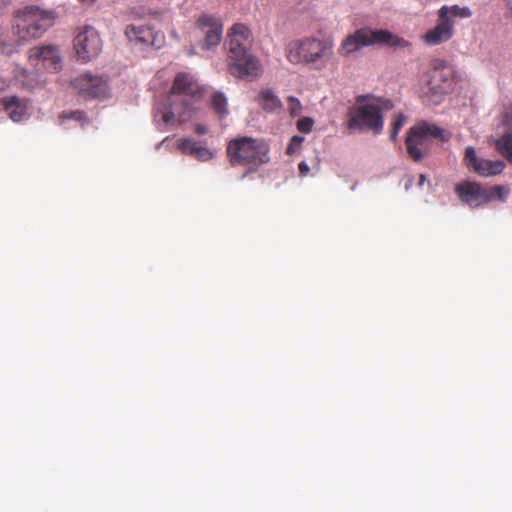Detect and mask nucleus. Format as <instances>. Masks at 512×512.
<instances>
[{
    "mask_svg": "<svg viewBox=\"0 0 512 512\" xmlns=\"http://www.w3.org/2000/svg\"><path fill=\"white\" fill-rule=\"evenodd\" d=\"M202 88L194 77L185 72L176 75L170 91L155 104V117L163 123L176 125L189 120Z\"/></svg>",
    "mask_w": 512,
    "mask_h": 512,
    "instance_id": "obj_1",
    "label": "nucleus"
},
{
    "mask_svg": "<svg viewBox=\"0 0 512 512\" xmlns=\"http://www.w3.org/2000/svg\"><path fill=\"white\" fill-rule=\"evenodd\" d=\"M228 71L240 79H256L262 72L260 60L252 54L253 36L250 29L242 24H234L228 32Z\"/></svg>",
    "mask_w": 512,
    "mask_h": 512,
    "instance_id": "obj_2",
    "label": "nucleus"
},
{
    "mask_svg": "<svg viewBox=\"0 0 512 512\" xmlns=\"http://www.w3.org/2000/svg\"><path fill=\"white\" fill-rule=\"evenodd\" d=\"M392 107L389 100L360 95L347 113V127L350 130H370L380 134L384 127L383 112Z\"/></svg>",
    "mask_w": 512,
    "mask_h": 512,
    "instance_id": "obj_3",
    "label": "nucleus"
},
{
    "mask_svg": "<svg viewBox=\"0 0 512 512\" xmlns=\"http://www.w3.org/2000/svg\"><path fill=\"white\" fill-rule=\"evenodd\" d=\"M56 14L38 6H26L14 12L13 29L19 42L42 37L54 25Z\"/></svg>",
    "mask_w": 512,
    "mask_h": 512,
    "instance_id": "obj_4",
    "label": "nucleus"
},
{
    "mask_svg": "<svg viewBox=\"0 0 512 512\" xmlns=\"http://www.w3.org/2000/svg\"><path fill=\"white\" fill-rule=\"evenodd\" d=\"M285 55L292 64L303 63L321 68L332 57L333 45L331 42L323 39H297L287 44Z\"/></svg>",
    "mask_w": 512,
    "mask_h": 512,
    "instance_id": "obj_5",
    "label": "nucleus"
},
{
    "mask_svg": "<svg viewBox=\"0 0 512 512\" xmlns=\"http://www.w3.org/2000/svg\"><path fill=\"white\" fill-rule=\"evenodd\" d=\"M374 45H388L391 47H405L408 42L388 30L363 27L346 36L338 48V54L349 57L363 47Z\"/></svg>",
    "mask_w": 512,
    "mask_h": 512,
    "instance_id": "obj_6",
    "label": "nucleus"
},
{
    "mask_svg": "<svg viewBox=\"0 0 512 512\" xmlns=\"http://www.w3.org/2000/svg\"><path fill=\"white\" fill-rule=\"evenodd\" d=\"M269 150L264 140L244 136L229 141L227 156L232 166L244 165L255 170L269 162Z\"/></svg>",
    "mask_w": 512,
    "mask_h": 512,
    "instance_id": "obj_7",
    "label": "nucleus"
},
{
    "mask_svg": "<svg viewBox=\"0 0 512 512\" xmlns=\"http://www.w3.org/2000/svg\"><path fill=\"white\" fill-rule=\"evenodd\" d=\"M431 138L439 139L441 142H448L451 134L435 124L424 121L411 127L405 141L409 157L415 162L424 159L430 151Z\"/></svg>",
    "mask_w": 512,
    "mask_h": 512,
    "instance_id": "obj_8",
    "label": "nucleus"
},
{
    "mask_svg": "<svg viewBox=\"0 0 512 512\" xmlns=\"http://www.w3.org/2000/svg\"><path fill=\"white\" fill-rule=\"evenodd\" d=\"M471 16V12L467 7H459L457 5L448 7L443 6L438 11V19L434 28L428 30L423 40L426 44L435 46L449 41L454 34V18H467Z\"/></svg>",
    "mask_w": 512,
    "mask_h": 512,
    "instance_id": "obj_9",
    "label": "nucleus"
},
{
    "mask_svg": "<svg viewBox=\"0 0 512 512\" xmlns=\"http://www.w3.org/2000/svg\"><path fill=\"white\" fill-rule=\"evenodd\" d=\"M454 72L443 60H434L427 72V87L433 95L447 94L453 86Z\"/></svg>",
    "mask_w": 512,
    "mask_h": 512,
    "instance_id": "obj_10",
    "label": "nucleus"
},
{
    "mask_svg": "<svg viewBox=\"0 0 512 512\" xmlns=\"http://www.w3.org/2000/svg\"><path fill=\"white\" fill-rule=\"evenodd\" d=\"M74 49L83 62L97 57L102 49V41L96 29L91 26L84 27L74 38Z\"/></svg>",
    "mask_w": 512,
    "mask_h": 512,
    "instance_id": "obj_11",
    "label": "nucleus"
},
{
    "mask_svg": "<svg viewBox=\"0 0 512 512\" xmlns=\"http://www.w3.org/2000/svg\"><path fill=\"white\" fill-rule=\"evenodd\" d=\"M28 60L34 67L42 66L44 69L57 72L62 67L60 50L56 45H39L29 49Z\"/></svg>",
    "mask_w": 512,
    "mask_h": 512,
    "instance_id": "obj_12",
    "label": "nucleus"
},
{
    "mask_svg": "<svg viewBox=\"0 0 512 512\" xmlns=\"http://www.w3.org/2000/svg\"><path fill=\"white\" fill-rule=\"evenodd\" d=\"M196 28L204 36L202 49L210 50L220 44L223 30L220 19L212 15H202L196 21Z\"/></svg>",
    "mask_w": 512,
    "mask_h": 512,
    "instance_id": "obj_13",
    "label": "nucleus"
},
{
    "mask_svg": "<svg viewBox=\"0 0 512 512\" xmlns=\"http://www.w3.org/2000/svg\"><path fill=\"white\" fill-rule=\"evenodd\" d=\"M464 163L468 170L483 177L498 175L503 171L505 167V164L500 160L491 161L478 158L473 147L466 148Z\"/></svg>",
    "mask_w": 512,
    "mask_h": 512,
    "instance_id": "obj_14",
    "label": "nucleus"
},
{
    "mask_svg": "<svg viewBox=\"0 0 512 512\" xmlns=\"http://www.w3.org/2000/svg\"><path fill=\"white\" fill-rule=\"evenodd\" d=\"M73 87L85 98H97L105 94V81L98 76L82 74L72 81Z\"/></svg>",
    "mask_w": 512,
    "mask_h": 512,
    "instance_id": "obj_15",
    "label": "nucleus"
},
{
    "mask_svg": "<svg viewBox=\"0 0 512 512\" xmlns=\"http://www.w3.org/2000/svg\"><path fill=\"white\" fill-rule=\"evenodd\" d=\"M125 34L129 41L142 45H150L160 48L164 42V35L160 32L153 31L150 27L140 25H129L125 30Z\"/></svg>",
    "mask_w": 512,
    "mask_h": 512,
    "instance_id": "obj_16",
    "label": "nucleus"
},
{
    "mask_svg": "<svg viewBox=\"0 0 512 512\" xmlns=\"http://www.w3.org/2000/svg\"><path fill=\"white\" fill-rule=\"evenodd\" d=\"M455 192L463 203L471 207L485 204V187L477 182L464 181L459 183L455 187Z\"/></svg>",
    "mask_w": 512,
    "mask_h": 512,
    "instance_id": "obj_17",
    "label": "nucleus"
},
{
    "mask_svg": "<svg viewBox=\"0 0 512 512\" xmlns=\"http://www.w3.org/2000/svg\"><path fill=\"white\" fill-rule=\"evenodd\" d=\"M4 111L14 122H20L28 115V101L17 96H6L0 100Z\"/></svg>",
    "mask_w": 512,
    "mask_h": 512,
    "instance_id": "obj_18",
    "label": "nucleus"
},
{
    "mask_svg": "<svg viewBox=\"0 0 512 512\" xmlns=\"http://www.w3.org/2000/svg\"><path fill=\"white\" fill-rule=\"evenodd\" d=\"M179 150L186 155L195 157L199 161H208L213 158V152L201 142L191 138L181 139L178 143Z\"/></svg>",
    "mask_w": 512,
    "mask_h": 512,
    "instance_id": "obj_19",
    "label": "nucleus"
},
{
    "mask_svg": "<svg viewBox=\"0 0 512 512\" xmlns=\"http://www.w3.org/2000/svg\"><path fill=\"white\" fill-rule=\"evenodd\" d=\"M258 103L265 111H268V112H273V111L281 108V106H282L280 99L270 89L262 90L259 93Z\"/></svg>",
    "mask_w": 512,
    "mask_h": 512,
    "instance_id": "obj_20",
    "label": "nucleus"
},
{
    "mask_svg": "<svg viewBox=\"0 0 512 512\" xmlns=\"http://www.w3.org/2000/svg\"><path fill=\"white\" fill-rule=\"evenodd\" d=\"M510 193L507 186L495 185L489 188L485 187V204L494 200L506 201Z\"/></svg>",
    "mask_w": 512,
    "mask_h": 512,
    "instance_id": "obj_21",
    "label": "nucleus"
},
{
    "mask_svg": "<svg viewBox=\"0 0 512 512\" xmlns=\"http://www.w3.org/2000/svg\"><path fill=\"white\" fill-rule=\"evenodd\" d=\"M496 150L507 159L512 154V135L505 133L495 141Z\"/></svg>",
    "mask_w": 512,
    "mask_h": 512,
    "instance_id": "obj_22",
    "label": "nucleus"
},
{
    "mask_svg": "<svg viewBox=\"0 0 512 512\" xmlns=\"http://www.w3.org/2000/svg\"><path fill=\"white\" fill-rule=\"evenodd\" d=\"M211 105L213 110L220 116L227 115V99L223 93L217 92L212 95Z\"/></svg>",
    "mask_w": 512,
    "mask_h": 512,
    "instance_id": "obj_23",
    "label": "nucleus"
},
{
    "mask_svg": "<svg viewBox=\"0 0 512 512\" xmlns=\"http://www.w3.org/2000/svg\"><path fill=\"white\" fill-rule=\"evenodd\" d=\"M287 110L291 117L299 116L303 111V106L300 100L294 96H289L287 98Z\"/></svg>",
    "mask_w": 512,
    "mask_h": 512,
    "instance_id": "obj_24",
    "label": "nucleus"
},
{
    "mask_svg": "<svg viewBox=\"0 0 512 512\" xmlns=\"http://www.w3.org/2000/svg\"><path fill=\"white\" fill-rule=\"evenodd\" d=\"M405 122H406V117L402 113H399L395 117V120H394V122L392 124V130H391V133H390V139L392 141L396 140V138L398 136V133L400 132V130L404 126Z\"/></svg>",
    "mask_w": 512,
    "mask_h": 512,
    "instance_id": "obj_25",
    "label": "nucleus"
},
{
    "mask_svg": "<svg viewBox=\"0 0 512 512\" xmlns=\"http://www.w3.org/2000/svg\"><path fill=\"white\" fill-rule=\"evenodd\" d=\"M304 142V137L295 135L290 139V142L287 146L286 153L288 155H293L298 152L301 148L302 143Z\"/></svg>",
    "mask_w": 512,
    "mask_h": 512,
    "instance_id": "obj_26",
    "label": "nucleus"
},
{
    "mask_svg": "<svg viewBox=\"0 0 512 512\" xmlns=\"http://www.w3.org/2000/svg\"><path fill=\"white\" fill-rule=\"evenodd\" d=\"M314 120L310 117H302L298 119L296 126L299 132L309 133L312 131Z\"/></svg>",
    "mask_w": 512,
    "mask_h": 512,
    "instance_id": "obj_27",
    "label": "nucleus"
},
{
    "mask_svg": "<svg viewBox=\"0 0 512 512\" xmlns=\"http://www.w3.org/2000/svg\"><path fill=\"white\" fill-rule=\"evenodd\" d=\"M85 118L84 112L82 111H71V112H62L59 115V121L62 124L67 119H74L76 121H83Z\"/></svg>",
    "mask_w": 512,
    "mask_h": 512,
    "instance_id": "obj_28",
    "label": "nucleus"
},
{
    "mask_svg": "<svg viewBox=\"0 0 512 512\" xmlns=\"http://www.w3.org/2000/svg\"><path fill=\"white\" fill-rule=\"evenodd\" d=\"M12 52V47L10 44L4 42L3 40H0V53L2 54H9Z\"/></svg>",
    "mask_w": 512,
    "mask_h": 512,
    "instance_id": "obj_29",
    "label": "nucleus"
},
{
    "mask_svg": "<svg viewBox=\"0 0 512 512\" xmlns=\"http://www.w3.org/2000/svg\"><path fill=\"white\" fill-rule=\"evenodd\" d=\"M298 169H299V173L302 177L306 176L310 171L309 166L304 161L299 163Z\"/></svg>",
    "mask_w": 512,
    "mask_h": 512,
    "instance_id": "obj_30",
    "label": "nucleus"
},
{
    "mask_svg": "<svg viewBox=\"0 0 512 512\" xmlns=\"http://www.w3.org/2000/svg\"><path fill=\"white\" fill-rule=\"evenodd\" d=\"M194 131L197 135H204L207 133V127L203 124H196Z\"/></svg>",
    "mask_w": 512,
    "mask_h": 512,
    "instance_id": "obj_31",
    "label": "nucleus"
},
{
    "mask_svg": "<svg viewBox=\"0 0 512 512\" xmlns=\"http://www.w3.org/2000/svg\"><path fill=\"white\" fill-rule=\"evenodd\" d=\"M506 6L509 10L510 17L512 18V0H505Z\"/></svg>",
    "mask_w": 512,
    "mask_h": 512,
    "instance_id": "obj_32",
    "label": "nucleus"
},
{
    "mask_svg": "<svg viewBox=\"0 0 512 512\" xmlns=\"http://www.w3.org/2000/svg\"><path fill=\"white\" fill-rule=\"evenodd\" d=\"M426 180L425 175L421 174L419 179V186H422Z\"/></svg>",
    "mask_w": 512,
    "mask_h": 512,
    "instance_id": "obj_33",
    "label": "nucleus"
},
{
    "mask_svg": "<svg viewBox=\"0 0 512 512\" xmlns=\"http://www.w3.org/2000/svg\"><path fill=\"white\" fill-rule=\"evenodd\" d=\"M80 2L82 3H85V4H93L95 3L97 0H79Z\"/></svg>",
    "mask_w": 512,
    "mask_h": 512,
    "instance_id": "obj_34",
    "label": "nucleus"
},
{
    "mask_svg": "<svg viewBox=\"0 0 512 512\" xmlns=\"http://www.w3.org/2000/svg\"><path fill=\"white\" fill-rule=\"evenodd\" d=\"M507 160L512 164V154L509 157H507Z\"/></svg>",
    "mask_w": 512,
    "mask_h": 512,
    "instance_id": "obj_35",
    "label": "nucleus"
}]
</instances>
